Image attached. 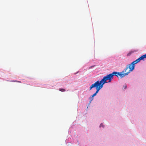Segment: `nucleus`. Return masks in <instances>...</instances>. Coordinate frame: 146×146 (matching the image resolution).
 <instances>
[{
  "label": "nucleus",
  "instance_id": "obj_1",
  "mask_svg": "<svg viewBox=\"0 0 146 146\" xmlns=\"http://www.w3.org/2000/svg\"><path fill=\"white\" fill-rule=\"evenodd\" d=\"M112 79V76L110 74H108L104 77L100 81H97L92 84L90 87V90L94 88H96V90H100L103 87L104 84L107 82V80H109V82H110Z\"/></svg>",
  "mask_w": 146,
  "mask_h": 146
},
{
  "label": "nucleus",
  "instance_id": "obj_2",
  "mask_svg": "<svg viewBox=\"0 0 146 146\" xmlns=\"http://www.w3.org/2000/svg\"><path fill=\"white\" fill-rule=\"evenodd\" d=\"M132 67L131 64H129L127 65L126 68L121 72H113L112 73L110 74L112 76V77L113 78V76H115L118 77V76L122 78L125 76L127 75L129 73L132 71L134 69L133 66Z\"/></svg>",
  "mask_w": 146,
  "mask_h": 146
},
{
  "label": "nucleus",
  "instance_id": "obj_3",
  "mask_svg": "<svg viewBox=\"0 0 146 146\" xmlns=\"http://www.w3.org/2000/svg\"><path fill=\"white\" fill-rule=\"evenodd\" d=\"M140 61L139 60L138 58L137 59V60H135L133 61V62H132L131 64H131V66L133 67L132 66H133L134 67V68H135V65H134L135 64H137V63L139 62Z\"/></svg>",
  "mask_w": 146,
  "mask_h": 146
},
{
  "label": "nucleus",
  "instance_id": "obj_4",
  "mask_svg": "<svg viewBox=\"0 0 146 146\" xmlns=\"http://www.w3.org/2000/svg\"><path fill=\"white\" fill-rule=\"evenodd\" d=\"M140 61L139 60L138 58L137 59V60H135L133 61V62H132L131 64H131V66L133 67L132 66H133L134 67V68H135V65H134L135 64H137V63L139 62Z\"/></svg>",
  "mask_w": 146,
  "mask_h": 146
},
{
  "label": "nucleus",
  "instance_id": "obj_5",
  "mask_svg": "<svg viewBox=\"0 0 146 146\" xmlns=\"http://www.w3.org/2000/svg\"><path fill=\"white\" fill-rule=\"evenodd\" d=\"M140 61L139 60L138 58L137 59V60H135L133 61V62H132L131 64H131V66L133 67L132 66H133L134 67V68H135V65H134L135 64H137V63L139 62Z\"/></svg>",
  "mask_w": 146,
  "mask_h": 146
},
{
  "label": "nucleus",
  "instance_id": "obj_6",
  "mask_svg": "<svg viewBox=\"0 0 146 146\" xmlns=\"http://www.w3.org/2000/svg\"><path fill=\"white\" fill-rule=\"evenodd\" d=\"M146 58V54H144L138 58L139 61L141 60H143L144 58Z\"/></svg>",
  "mask_w": 146,
  "mask_h": 146
},
{
  "label": "nucleus",
  "instance_id": "obj_7",
  "mask_svg": "<svg viewBox=\"0 0 146 146\" xmlns=\"http://www.w3.org/2000/svg\"><path fill=\"white\" fill-rule=\"evenodd\" d=\"M99 90H96V92L94 94L92 95L93 97H94L95 96H96L97 94L98 93Z\"/></svg>",
  "mask_w": 146,
  "mask_h": 146
},
{
  "label": "nucleus",
  "instance_id": "obj_8",
  "mask_svg": "<svg viewBox=\"0 0 146 146\" xmlns=\"http://www.w3.org/2000/svg\"><path fill=\"white\" fill-rule=\"evenodd\" d=\"M93 98L94 97L92 96H90V97L89 98V100H90V101H92L93 99Z\"/></svg>",
  "mask_w": 146,
  "mask_h": 146
},
{
  "label": "nucleus",
  "instance_id": "obj_9",
  "mask_svg": "<svg viewBox=\"0 0 146 146\" xmlns=\"http://www.w3.org/2000/svg\"><path fill=\"white\" fill-rule=\"evenodd\" d=\"M59 90L62 92H64L65 91V90L63 88H59Z\"/></svg>",
  "mask_w": 146,
  "mask_h": 146
},
{
  "label": "nucleus",
  "instance_id": "obj_10",
  "mask_svg": "<svg viewBox=\"0 0 146 146\" xmlns=\"http://www.w3.org/2000/svg\"><path fill=\"white\" fill-rule=\"evenodd\" d=\"M100 127H104V125H103V124L102 123H101L100 125Z\"/></svg>",
  "mask_w": 146,
  "mask_h": 146
},
{
  "label": "nucleus",
  "instance_id": "obj_11",
  "mask_svg": "<svg viewBox=\"0 0 146 146\" xmlns=\"http://www.w3.org/2000/svg\"><path fill=\"white\" fill-rule=\"evenodd\" d=\"M127 88V86L126 85H124L123 87V88L124 89H125Z\"/></svg>",
  "mask_w": 146,
  "mask_h": 146
},
{
  "label": "nucleus",
  "instance_id": "obj_12",
  "mask_svg": "<svg viewBox=\"0 0 146 146\" xmlns=\"http://www.w3.org/2000/svg\"><path fill=\"white\" fill-rule=\"evenodd\" d=\"M95 66V65H94V66H90V67L89 68V69H91L93 67H94Z\"/></svg>",
  "mask_w": 146,
  "mask_h": 146
},
{
  "label": "nucleus",
  "instance_id": "obj_13",
  "mask_svg": "<svg viewBox=\"0 0 146 146\" xmlns=\"http://www.w3.org/2000/svg\"><path fill=\"white\" fill-rule=\"evenodd\" d=\"M14 82H20V83L21 82L20 81H14Z\"/></svg>",
  "mask_w": 146,
  "mask_h": 146
}]
</instances>
